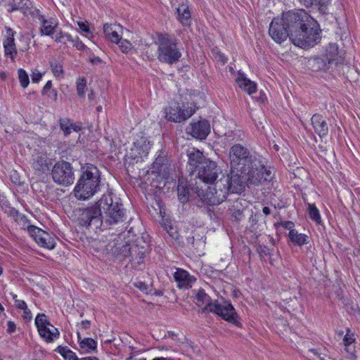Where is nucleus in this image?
I'll return each instance as SVG.
<instances>
[{"label":"nucleus","instance_id":"f257e3e1","mask_svg":"<svg viewBox=\"0 0 360 360\" xmlns=\"http://www.w3.org/2000/svg\"><path fill=\"white\" fill-rule=\"evenodd\" d=\"M231 169L245 174L250 184L258 185L271 179V171L265 167L264 159L251 154L241 144H234L229 150Z\"/></svg>","mask_w":360,"mask_h":360},{"label":"nucleus","instance_id":"f03ea898","mask_svg":"<svg viewBox=\"0 0 360 360\" xmlns=\"http://www.w3.org/2000/svg\"><path fill=\"white\" fill-rule=\"evenodd\" d=\"M122 205L114 201L111 194H104L92 207L82 210L78 221L81 226L94 229L100 228L103 223L112 225L124 221Z\"/></svg>","mask_w":360,"mask_h":360},{"label":"nucleus","instance_id":"7ed1b4c3","mask_svg":"<svg viewBox=\"0 0 360 360\" xmlns=\"http://www.w3.org/2000/svg\"><path fill=\"white\" fill-rule=\"evenodd\" d=\"M290 31V39L297 46L307 49L320 39V33L314 19L303 9L283 13Z\"/></svg>","mask_w":360,"mask_h":360},{"label":"nucleus","instance_id":"20e7f679","mask_svg":"<svg viewBox=\"0 0 360 360\" xmlns=\"http://www.w3.org/2000/svg\"><path fill=\"white\" fill-rule=\"evenodd\" d=\"M245 182L250 184L245 174H241L240 172H235L231 169L230 174H222L213 188H207L210 190V191L197 187V195L207 205H219L226 199L229 193H241L245 190Z\"/></svg>","mask_w":360,"mask_h":360},{"label":"nucleus","instance_id":"39448f33","mask_svg":"<svg viewBox=\"0 0 360 360\" xmlns=\"http://www.w3.org/2000/svg\"><path fill=\"white\" fill-rule=\"evenodd\" d=\"M101 183L100 172L93 165L82 167V174L74 189L78 200H85L92 197L99 189Z\"/></svg>","mask_w":360,"mask_h":360},{"label":"nucleus","instance_id":"423d86ee","mask_svg":"<svg viewBox=\"0 0 360 360\" xmlns=\"http://www.w3.org/2000/svg\"><path fill=\"white\" fill-rule=\"evenodd\" d=\"M158 59L169 65L179 62L181 53L177 47L176 39L167 34H160L158 37Z\"/></svg>","mask_w":360,"mask_h":360},{"label":"nucleus","instance_id":"0eeeda50","mask_svg":"<svg viewBox=\"0 0 360 360\" xmlns=\"http://www.w3.org/2000/svg\"><path fill=\"white\" fill-rule=\"evenodd\" d=\"M197 177L200 182L205 184L204 188L202 186H199L198 182L196 181L195 187L192 188L193 191H195V193L197 194L196 189L197 187L199 188H202L205 191H210V189H207L208 184H215L217 182L216 180L219 177V174H221L222 171L221 168L217 165V162L211 160L210 159H207L202 163V165L199 167V169L196 172Z\"/></svg>","mask_w":360,"mask_h":360},{"label":"nucleus","instance_id":"6e6552de","mask_svg":"<svg viewBox=\"0 0 360 360\" xmlns=\"http://www.w3.org/2000/svg\"><path fill=\"white\" fill-rule=\"evenodd\" d=\"M196 108L193 103L183 104L181 106L179 103H175L165 109V117L169 121L180 123L191 117Z\"/></svg>","mask_w":360,"mask_h":360},{"label":"nucleus","instance_id":"1a4fd4ad","mask_svg":"<svg viewBox=\"0 0 360 360\" xmlns=\"http://www.w3.org/2000/svg\"><path fill=\"white\" fill-rule=\"evenodd\" d=\"M51 175L54 182L65 186L72 184L75 179L72 167L70 163L64 160L58 161L54 165Z\"/></svg>","mask_w":360,"mask_h":360},{"label":"nucleus","instance_id":"9d476101","mask_svg":"<svg viewBox=\"0 0 360 360\" xmlns=\"http://www.w3.org/2000/svg\"><path fill=\"white\" fill-rule=\"evenodd\" d=\"M206 311L215 313L225 321L236 326H238L239 323L238 321V315L234 307L231 303L226 302L224 304H219L217 302L208 303L202 309V312H205Z\"/></svg>","mask_w":360,"mask_h":360},{"label":"nucleus","instance_id":"9b49d317","mask_svg":"<svg viewBox=\"0 0 360 360\" xmlns=\"http://www.w3.org/2000/svg\"><path fill=\"white\" fill-rule=\"evenodd\" d=\"M284 20L283 14L281 18H274L270 23L269 34L271 39L276 43L281 44L288 37H290V31Z\"/></svg>","mask_w":360,"mask_h":360},{"label":"nucleus","instance_id":"f8f14e48","mask_svg":"<svg viewBox=\"0 0 360 360\" xmlns=\"http://www.w3.org/2000/svg\"><path fill=\"white\" fill-rule=\"evenodd\" d=\"M30 165L34 172L41 175L50 170L53 161L46 152L35 150L32 155Z\"/></svg>","mask_w":360,"mask_h":360},{"label":"nucleus","instance_id":"ddd939ff","mask_svg":"<svg viewBox=\"0 0 360 360\" xmlns=\"http://www.w3.org/2000/svg\"><path fill=\"white\" fill-rule=\"evenodd\" d=\"M338 48L335 46H330L329 50H326V53L323 57H317L311 60L309 63L314 71H319L328 68L330 64L337 60Z\"/></svg>","mask_w":360,"mask_h":360},{"label":"nucleus","instance_id":"4468645a","mask_svg":"<svg viewBox=\"0 0 360 360\" xmlns=\"http://www.w3.org/2000/svg\"><path fill=\"white\" fill-rule=\"evenodd\" d=\"M30 235L34 238L35 242L41 247L52 250L56 246V241L49 233L43 231L38 227L30 228Z\"/></svg>","mask_w":360,"mask_h":360},{"label":"nucleus","instance_id":"2eb2a0df","mask_svg":"<svg viewBox=\"0 0 360 360\" xmlns=\"http://www.w3.org/2000/svg\"><path fill=\"white\" fill-rule=\"evenodd\" d=\"M187 132L192 135V136L199 139H205L210 131V126L208 121L200 120L197 122L191 123L186 129Z\"/></svg>","mask_w":360,"mask_h":360},{"label":"nucleus","instance_id":"dca6fc26","mask_svg":"<svg viewBox=\"0 0 360 360\" xmlns=\"http://www.w3.org/2000/svg\"><path fill=\"white\" fill-rule=\"evenodd\" d=\"M187 156L188 158V170L191 173L196 172L199 169V167L202 165V163L208 159L203 155L201 151L195 148H190L187 150Z\"/></svg>","mask_w":360,"mask_h":360},{"label":"nucleus","instance_id":"f3484780","mask_svg":"<svg viewBox=\"0 0 360 360\" xmlns=\"http://www.w3.org/2000/svg\"><path fill=\"white\" fill-rule=\"evenodd\" d=\"M39 20V30L41 35L49 36L53 38V34L58 30V22L53 18H45L43 15H39L38 17Z\"/></svg>","mask_w":360,"mask_h":360},{"label":"nucleus","instance_id":"a211bd4d","mask_svg":"<svg viewBox=\"0 0 360 360\" xmlns=\"http://www.w3.org/2000/svg\"><path fill=\"white\" fill-rule=\"evenodd\" d=\"M3 45L5 56L13 61L18 54V51L15 44L14 32L11 28L6 30V37L4 40Z\"/></svg>","mask_w":360,"mask_h":360},{"label":"nucleus","instance_id":"6ab92c4d","mask_svg":"<svg viewBox=\"0 0 360 360\" xmlns=\"http://www.w3.org/2000/svg\"><path fill=\"white\" fill-rule=\"evenodd\" d=\"M312 127L320 138L326 137L328 133V125L325 117L314 114L311 119Z\"/></svg>","mask_w":360,"mask_h":360},{"label":"nucleus","instance_id":"aec40b11","mask_svg":"<svg viewBox=\"0 0 360 360\" xmlns=\"http://www.w3.org/2000/svg\"><path fill=\"white\" fill-rule=\"evenodd\" d=\"M174 278L178 283V287L184 289L191 288L192 283L195 281V278L191 276L188 271L181 269H176L174 274Z\"/></svg>","mask_w":360,"mask_h":360},{"label":"nucleus","instance_id":"412c9836","mask_svg":"<svg viewBox=\"0 0 360 360\" xmlns=\"http://www.w3.org/2000/svg\"><path fill=\"white\" fill-rule=\"evenodd\" d=\"M153 172L158 174L162 178H167L170 172L168 160L163 155H158L153 164Z\"/></svg>","mask_w":360,"mask_h":360},{"label":"nucleus","instance_id":"4be33fe9","mask_svg":"<svg viewBox=\"0 0 360 360\" xmlns=\"http://www.w3.org/2000/svg\"><path fill=\"white\" fill-rule=\"evenodd\" d=\"M147 252V248L144 246H140L138 243L131 244V252L129 262H134L140 264L143 262Z\"/></svg>","mask_w":360,"mask_h":360},{"label":"nucleus","instance_id":"5701e85b","mask_svg":"<svg viewBox=\"0 0 360 360\" xmlns=\"http://www.w3.org/2000/svg\"><path fill=\"white\" fill-rule=\"evenodd\" d=\"M122 27L120 25L117 24H104L103 32L108 39L112 43H119L121 39V35L119 34V30Z\"/></svg>","mask_w":360,"mask_h":360},{"label":"nucleus","instance_id":"b1692460","mask_svg":"<svg viewBox=\"0 0 360 360\" xmlns=\"http://www.w3.org/2000/svg\"><path fill=\"white\" fill-rule=\"evenodd\" d=\"M38 332L40 336L44 338L47 342H53L60 335L58 330L51 324L39 328Z\"/></svg>","mask_w":360,"mask_h":360},{"label":"nucleus","instance_id":"393cba45","mask_svg":"<svg viewBox=\"0 0 360 360\" xmlns=\"http://www.w3.org/2000/svg\"><path fill=\"white\" fill-rule=\"evenodd\" d=\"M131 252V244L122 245L121 246L115 247L112 252L114 257L120 262L127 259L129 262V257Z\"/></svg>","mask_w":360,"mask_h":360},{"label":"nucleus","instance_id":"a878e982","mask_svg":"<svg viewBox=\"0 0 360 360\" xmlns=\"http://www.w3.org/2000/svg\"><path fill=\"white\" fill-rule=\"evenodd\" d=\"M245 208L246 206L243 204L242 200L235 201L230 209L231 217L236 221L242 220L245 217Z\"/></svg>","mask_w":360,"mask_h":360},{"label":"nucleus","instance_id":"bb28decb","mask_svg":"<svg viewBox=\"0 0 360 360\" xmlns=\"http://www.w3.org/2000/svg\"><path fill=\"white\" fill-rule=\"evenodd\" d=\"M78 342L81 349L84 352L91 353L96 349L97 342L92 338H82L79 333H77Z\"/></svg>","mask_w":360,"mask_h":360},{"label":"nucleus","instance_id":"cd10ccee","mask_svg":"<svg viewBox=\"0 0 360 360\" xmlns=\"http://www.w3.org/2000/svg\"><path fill=\"white\" fill-rule=\"evenodd\" d=\"M60 127L63 131L65 136H68L71 133V131L78 132L81 130V127L68 118L60 119L59 121Z\"/></svg>","mask_w":360,"mask_h":360},{"label":"nucleus","instance_id":"c85d7f7f","mask_svg":"<svg viewBox=\"0 0 360 360\" xmlns=\"http://www.w3.org/2000/svg\"><path fill=\"white\" fill-rule=\"evenodd\" d=\"M178 19L184 25H188L191 22V12L188 6L180 5L177 8Z\"/></svg>","mask_w":360,"mask_h":360},{"label":"nucleus","instance_id":"c756f323","mask_svg":"<svg viewBox=\"0 0 360 360\" xmlns=\"http://www.w3.org/2000/svg\"><path fill=\"white\" fill-rule=\"evenodd\" d=\"M236 82L242 89L248 94H252L257 91L256 84L245 77H238Z\"/></svg>","mask_w":360,"mask_h":360},{"label":"nucleus","instance_id":"7c9ffc66","mask_svg":"<svg viewBox=\"0 0 360 360\" xmlns=\"http://www.w3.org/2000/svg\"><path fill=\"white\" fill-rule=\"evenodd\" d=\"M134 146L139 150V154L141 156L146 155L150 149V145L147 139L141 136L134 142Z\"/></svg>","mask_w":360,"mask_h":360},{"label":"nucleus","instance_id":"2f4dec72","mask_svg":"<svg viewBox=\"0 0 360 360\" xmlns=\"http://www.w3.org/2000/svg\"><path fill=\"white\" fill-rule=\"evenodd\" d=\"M55 351L59 353L65 360H80L67 346H58Z\"/></svg>","mask_w":360,"mask_h":360},{"label":"nucleus","instance_id":"473e14b6","mask_svg":"<svg viewBox=\"0 0 360 360\" xmlns=\"http://www.w3.org/2000/svg\"><path fill=\"white\" fill-rule=\"evenodd\" d=\"M244 135L239 130L230 131L225 134L224 141L226 143L231 144L243 139Z\"/></svg>","mask_w":360,"mask_h":360},{"label":"nucleus","instance_id":"72a5a7b5","mask_svg":"<svg viewBox=\"0 0 360 360\" xmlns=\"http://www.w3.org/2000/svg\"><path fill=\"white\" fill-rule=\"evenodd\" d=\"M288 236L292 243L298 245H302L307 243V236L304 234L298 233L296 230H290V231H289Z\"/></svg>","mask_w":360,"mask_h":360},{"label":"nucleus","instance_id":"f704fd0d","mask_svg":"<svg viewBox=\"0 0 360 360\" xmlns=\"http://www.w3.org/2000/svg\"><path fill=\"white\" fill-rule=\"evenodd\" d=\"M51 71L53 75L58 78L61 79L64 77V70L63 65L59 61L51 62L50 63Z\"/></svg>","mask_w":360,"mask_h":360},{"label":"nucleus","instance_id":"c9c22d12","mask_svg":"<svg viewBox=\"0 0 360 360\" xmlns=\"http://www.w3.org/2000/svg\"><path fill=\"white\" fill-rule=\"evenodd\" d=\"M28 0H12L7 5V10L8 12H12L18 9H23L25 6H27V4Z\"/></svg>","mask_w":360,"mask_h":360},{"label":"nucleus","instance_id":"e433bc0d","mask_svg":"<svg viewBox=\"0 0 360 360\" xmlns=\"http://www.w3.org/2000/svg\"><path fill=\"white\" fill-rule=\"evenodd\" d=\"M177 191H178V197H179V200L182 203L186 202L189 198L188 188L186 186L183 185L182 184H179L178 188H177Z\"/></svg>","mask_w":360,"mask_h":360},{"label":"nucleus","instance_id":"4c0bfd02","mask_svg":"<svg viewBox=\"0 0 360 360\" xmlns=\"http://www.w3.org/2000/svg\"><path fill=\"white\" fill-rule=\"evenodd\" d=\"M308 212L309 217L316 222L317 224H320L321 221V215L319 210L315 206L314 204H309L308 205Z\"/></svg>","mask_w":360,"mask_h":360},{"label":"nucleus","instance_id":"58836bf2","mask_svg":"<svg viewBox=\"0 0 360 360\" xmlns=\"http://www.w3.org/2000/svg\"><path fill=\"white\" fill-rule=\"evenodd\" d=\"M196 304L198 306L202 305L205 304V306L208 303H212L210 302V297L208 295H207L204 290H199L198 292L195 295Z\"/></svg>","mask_w":360,"mask_h":360},{"label":"nucleus","instance_id":"ea45409f","mask_svg":"<svg viewBox=\"0 0 360 360\" xmlns=\"http://www.w3.org/2000/svg\"><path fill=\"white\" fill-rule=\"evenodd\" d=\"M15 221L17 222L22 229H27L29 233L30 228L36 227L35 226L30 225V221L27 217L21 213L18 215Z\"/></svg>","mask_w":360,"mask_h":360},{"label":"nucleus","instance_id":"a19ab883","mask_svg":"<svg viewBox=\"0 0 360 360\" xmlns=\"http://www.w3.org/2000/svg\"><path fill=\"white\" fill-rule=\"evenodd\" d=\"M164 229L172 238V239L178 243H179V234L175 227L171 224H165Z\"/></svg>","mask_w":360,"mask_h":360},{"label":"nucleus","instance_id":"79ce46f5","mask_svg":"<svg viewBox=\"0 0 360 360\" xmlns=\"http://www.w3.org/2000/svg\"><path fill=\"white\" fill-rule=\"evenodd\" d=\"M18 75L20 85L22 87L26 88L30 82L28 75L23 69H19Z\"/></svg>","mask_w":360,"mask_h":360},{"label":"nucleus","instance_id":"37998d69","mask_svg":"<svg viewBox=\"0 0 360 360\" xmlns=\"http://www.w3.org/2000/svg\"><path fill=\"white\" fill-rule=\"evenodd\" d=\"M313 6L318 7L319 11L325 13L330 4V0H312Z\"/></svg>","mask_w":360,"mask_h":360},{"label":"nucleus","instance_id":"c03bdc74","mask_svg":"<svg viewBox=\"0 0 360 360\" xmlns=\"http://www.w3.org/2000/svg\"><path fill=\"white\" fill-rule=\"evenodd\" d=\"M86 85V80L85 78H79L77 81V91L80 97H84L85 94V88Z\"/></svg>","mask_w":360,"mask_h":360},{"label":"nucleus","instance_id":"a18cd8bd","mask_svg":"<svg viewBox=\"0 0 360 360\" xmlns=\"http://www.w3.org/2000/svg\"><path fill=\"white\" fill-rule=\"evenodd\" d=\"M35 324L37 326V330L43 326H49L51 323L47 320L45 314H38L35 319Z\"/></svg>","mask_w":360,"mask_h":360},{"label":"nucleus","instance_id":"49530a36","mask_svg":"<svg viewBox=\"0 0 360 360\" xmlns=\"http://www.w3.org/2000/svg\"><path fill=\"white\" fill-rule=\"evenodd\" d=\"M119 45L120 50L123 53H128L132 49V44L126 39H122L121 38L119 43H117Z\"/></svg>","mask_w":360,"mask_h":360},{"label":"nucleus","instance_id":"de8ad7c7","mask_svg":"<svg viewBox=\"0 0 360 360\" xmlns=\"http://www.w3.org/2000/svg\"><path fill=\"white\" fill-rule=\"evenodd\" d=\"M72 46L75 47L79 51H89V49L82 43V41L79 39V37H76L73 42Z\"/></svg>","mask_w":360,"mask_h":360},{"label":"nucleus","instance_id":"09e8293b","mask_svg":"<svg viewBox=\"0 0 360 360\" xmlns=\"http://www.w3.org/2000/svg\"><path fill=\"white\" fill-rule=\"evenodd\" d=\"M4 212L8 214V217L13 218L14 220H15L18 215L20 214L17 210L11 207H6Z\"/></svg>","mask_w":360,"mask_h":360},{"label":"nucleus","instance_id":"8fccbe9b","mask_svg":"<svg viewBox=\"0 0 360 360\" xmlns=\"http://www.w3.org/2000/svg\"><path fill=\"white\" fill-rule=\"evenodd\" d=\"M11 296H12L13 300L15 302V306L17 308L20 309H22L23 308H26L27 304L25 303V301L18 300V297L15 294L11 293Z\"/></svg>","mask_w":360,"mask_h":360},{"label":"nucleus","instance_id":"3c124183","mask_svg":"<svg viewBox=\"0 0 360 360\" xmlns=\"http://www.w3.org/2000/svg\"><path fill=\"white\" fill-rule=\"evenodd\" d=\"M354 340H355V338H354V335L349 334V333H347L345 335V336L344 337L343 342H344V345H345V347H348L352 343H353L354 342Z\"/></svg>","mask_w":360,"mask_h":360},{"label":"nucleus","instance_id":"603ef678","mask_svg":"<svg viewBox=\"0 0 360 360\" xmlns=\"http://www.w3.org/2000/svg\"><path fill=\"white\" fill-rule=\"evenodd\" d=\"M134 286L139 288L141 291L148 294V286L145 283L139 281L134 283Z\"/></svg>","mask_w":360,"mask_h":360},{"label":"nucleus","instance_id":"864d4df0","mask_svg":"<svg viewBox=\"0 0 360 360\" xmlns=\"http://www.w3.org/2000/svg\"><path fill=\"white\" fill-rule=\"evenodd\" d=\"M56 35H55V37H53L54 39V41L57 43H65V41H63V39H64V33L60 30L59 32H58V30H56V32H55Z\"/></svg>","mask_w":360,"mask_h":360},{"label":"nucleus","instance_id":"5fc2aeb1","mask_svg":"<svg viewBox=\"0 0 360 360\" xmlns=\"http://www.w3.org/2000/svg\"><path fill=\"white\" fill-rule=\"evenodd\" d=\"M31 77H32V81L34 83H37L41 80V79L42 77V74L39 72H33L32 75H31Z\"/></svg>","mask_w":360,"mask_h":360},{"label":"nucleus","instance_id":"6e6d98bb","mask_svg":"<svg viewBox=\"0 0 360 360\" xmlns=\"http://www.w3.org/2000/svg\"><path fill=\"white\" fill-rule=\"evenodd\" d=\"M51 88H52V82H51V81H48L42 89V94L44 95L48 94L49 92H50L52 90Z\"/></svg>","mask_w":360,"mask_h":360},{"label":"nucleus","instance_id":"4d7b16f0","mask_svg":"<svg viewBox=\"0 0 360 360\" xmlns=\"http://www.w3.org/2000/svg\"><path fill=\"white\" fill-rule=\"evenodd\" d=\"M23 310V318L25 320L30 321L32 319V314L30 310L27 308V306L26 305V308L22 309Z\"/></svg>","mask_w":360,"mask_h":360},{"label":"nucleus","instance_id":"13d9d810","mask_svg":"<svg viewBox=\"0 0 360 360\" xmlns=\"http://www.w3.org/2000/svg\"><path fill=\"white\" fill-rule=\"evenodd\" d=\"M78 26L80 30L86 33L90 32L87 22H78Z\"/></svg>","mask_w":360,"mask_h":360},{"label":"nucleus","instance_id":"bf43d9fd","mask_svg":"<svg viewBox=\"0 0 360 360\" xmlns=\"http://www.w3.org/2000/svg\"><path fill=\"white\" fill-rule=\"evenodd\" d=\"M16 328L15 324L11 321H8L7 323V332L8 333H13L15 332Z\"/></svg>","mask_w":360,"mask_h":360},{"label":"nucleus","instance_id":"052dcab7","mask_svg":"<svg viewBox=\"0 0 360 360\" xmlns=\"http://www.w3.org/2000/svg\"><path fill=\"white\" fill-rule=\"evenodd\" d=\"M281 224H282L283 227L289 230L290 231V230H294L293 227L295 225H294V223L292 221H284Z\"/></svg>","mask_w":360,"mask_h":360},{"label":"nucleus","instance_id":"680f3d73","mask_svg":"<svg viewBox=\"0 0 360 360\" xmlns=\"http://www.w3.org/2000/svg\"><path fill=\"white\" fill-rule=\"evenodd\" d=\"M48 97L51 98L54 101L58 98V92L56 89H52L48 94Z\"/></svg>","mask_w":360,"mask_h":360},{"label":"nucleus","instance_id":"e2e57ef3","mask_svg":"<svg viewBox=\"0 0 360 360\" xmlns=\"http://www.w3.org/2000/svg\"><path fill=\"white\" fill-rule=\"evenodd\" d=\"M216 58H217L219 60H220L222 63V64H225L226 63V61H227L226 58L221 53H217V56H216Z\"/></svg>","mask_w":360,"mask_h":360},{"label":"nucleus","instance_id":"0e129e2a","mask_svg":"<svg viewBox=\"0 0 360 360\" xmlns=\"http://www.w3.org/2000/svg\"><path fill=\"white\" fill-rule=\"evenodd\" d=\"M80 325L83 329H84V330L89 329L91 326V322L88 320L82 321L81 322Z\"/></svg>","mask_w":360,"mask_h":360},{"label":"nucleus","instance_id":"69168bd1","mask_svg":"<svg viewBox=\"0 0 360 360\" xmlns=\"http://www.w3.org/2000/svg\"><path fill=\"white\" fill-rule=\"evenodd\" d=\"M301 3L305 5L307 7L313 6L312 0H299Z\"/></svg>","mask_w":360,"mask_h":360},{"label":"nucleus","instance_id":"338daca9","mask_svg":"<svg viewBox=\"0 0 360 360\" xmlns=\"http://www.w3.org/2000/svg\"><path fill=\"white\" fill-rule=\"evenodd\" d=\"M64 39H66L67 41H70V42H73L74 41V38L71 36V34H68V33H64Z\"/></svg>","mask_w":360,"mask_h":360},{"label":"nucleus","instance_id":"774afa93","mask_svg":"<svg viewBox=\"0 0 360 360\" xmlns=\"http://www.w3.org/2000/svg\"><path fill=\"white\" fill-rule=\"evenodd\" d=\"M90 60V62H91V63H93V64L96 63H101V59H100V58H99V57H98V56H94V57H93V58H90V60Z\"/></svg>","mask_w":360,"mask_h":360}]
</instances>
